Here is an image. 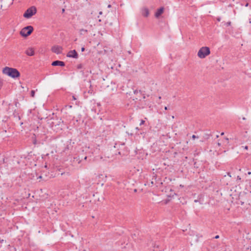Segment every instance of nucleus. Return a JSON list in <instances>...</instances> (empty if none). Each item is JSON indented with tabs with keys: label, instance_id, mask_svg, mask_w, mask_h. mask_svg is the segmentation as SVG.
Listing matches in <instances>:
<instances>
[{
	"label": "nucleus",
	"instance_id": "obj_18",
	"mask_svg": "<svg viewBox=\"0 0 251 251\" xmlns=\"http://www.w3.org/2000/svg\"><path fill=\"white\" fill-rule=\"evenodd\" d=\"M30 95H31V97H32L33 98L34 97V96H35V91L34 90H32L31 91Z\"/></svg>",
	"mask_w": 251,
	"mask_h": 251
},
{
	"label": "nucleus",
	"instance_id": "obj_16",
	"mask_svg": "<svg viewBox=\"0 0 251 251\" xmlns=\"http://www.w3.org/2000/svg\"><path fill=\"white\" fill-rule=\"evenodd\" d=\"M139 93H141V90L138 91V90H137V89H136V90H134V94L137 95V94H138Z\"/></svg>",
	"mask_w": 251,
	"mask_h": 251
},
{
	"label": "nucleus",
	"instance_id": "obj_30",
	"mask_svg": "<svg viewBox=\"0 0 251 251\" xmlns=\"http://www.w3.org/2000/svg\"><path fill=\"white\" fill-rule=\"evenodd\" d=\"M62 13H64L65 12V9L64 8H63L62 9Z\"/></svg>",
	"mask_w": 251,
	"mask_h": 251
},
{
	"label": "nucleus",
	"instance_id": "obj_11",
	"mask_svg": "<svg viewBox=\"0 0 251 251\" xmlns=\"http://www.w3.org/2000/svg\"><path fill=\"white\" fill-rule=\"evenodd\" d=\"M164 8L163 7L157 9V11L155 14V16L156 17H159L163 12Z\"/></svg>",
	"mask_w": 251,
	"mask_h": 251
},
{
	"label": "nucleus",
	"instance_id": "obj_4",
	"mask_svg": "<svg viewBox=\"0 0 251 251\" xmlns=\"http://www.w3.org/2000/svg\"><path fill=\"white\" fill-rule=\"evenodd\" d=\"M33 31V27L31 25H28L22 29L20 34L23 37H26L30 35Z\"/></svg>",
	"mask_w": 251,
	"mask_h": 251
},
{
	"label": "nucleus",
	"instance_id": "obj_3",
	"mask_svg": "<svg viewBox=\"0 0 251 251\" xmlns=\"http://www.w3.org/2000/svg\"><path fill=\"white\" fill-rule=\"evenodd\" d=\"M36 8L35 6H32L28 8L25 11L23 15V16L26 19H29L30 18L34 15H35L36 13Z\"/></svg>",
	"mask_w": 251,
	"mask_h": 251
},
{
	"label": "nucleus",
	"instance_id": "obj_13",
	"mask_svg": "<svg viewBox=\"0 0 251 251\" xmlns=\"http://www.w3.org/2000/svg\"><path fill=\"white\" fill-rule=\"evenodd\" d=\"M14 105L16 107H18L19 106V105H20V104L19 103V102H18V100L17 99H15L14 100Z\"/></svg>",
	"mask_w": 251,
	"mask_h": 251
},
{
	"label": "nucleus",
	"instance_id": "obj_45",
	"mask_svg": "<svg viewBox=\"0 0 251 251\" xmlns=\"http://www.w3.org/2000/svg\"><path fill=\"white\" fill-rule=\"evenodd\" d=\"M219 137V135H217L216 137L218 138Z\"/></svg>",
	"mask_w": 251,
	"mask_h": 251
},
{
	"label": "nucleus",
	"instance_id": "obj_9",
	"mask_svg": "<svg viewBox=\"0 0 251 251\" xmlns=\"http://www.w3.org/2000/svg\"><path fill=\"white\" fill-rule=\"evenodd\" d=\"M51 65L53 66H65V64L64 62L60 60H55L52 62Z\"/></svg>",
	"mask_w": 251,
	"mask_h": 251
},
{
	"label": "nucleus",
	"instance_id": "obj_29",
	"mask_svg": "<svg viewBox=\"0 0 251 251\" xmlns=\"http://www.w3.org/2000/svg\"><path fill=\"white\" fill-rule=\"evenodd\" d=\"M73 99L74 100H76V99L75 98V96H73Z\"/></svg>",
	"mask_w": 251,
	"mask_h": 251
},
{
	"label": "nucleus",
	"instance_id": "obj_25",
	"mask_svg": "<svg viewBox=\"0 0 251 251\" xmlns=\"http://www.w3.org/2000/svg\"><path fill=\"white\" fill-rule=\"evenodd\" d=\"M217 145H218V146L219 147H220V146H221L222 144H221V143H220V142H218V143H217Z\"/></svg>",
	"mask_w": 251,
	"mask_h": 251
},
{
	"label": "nucleus",
	"instance_id": "obj_31",
	"mask_svg": "<svg viewBox=\"0 0 251 251\" xmlns=\"http://www.w3.org/2000/svg\"><path fill=\"white\" fill-rule=\"evenodd\" d=\"M164 109H165V110H168V107L167 106H165Z\"/></svg>",
	"mask_w": 251,
	"mask_h": 251
},
{
	"label": "nucleus",
	"instance_id": "obj_24",
	"mask_svg": "<svg viewBox=\"0 0 251 251\" xmlns=\"http://www.w3.org/2000/svg\"><path fill=\"white\" fill-rule=\"evenodd\" d=\"M219 238V235H216L214 237H213V239H218Z\"/></svg>",
	"mask_w": 251,
	"mask_h": 251
},
{
	"label": "nucleus",
	"instance_id": "obj_1",
	"mask_svg": "<svg viewBox=\"0 0 251 251\" xmlns=\"http://www.w3.org/2000/svg\"><path fill=\"white\" fill-rule=\"evenodd\" d=\"M3 74L13 78H16L20 76V73L19 71L15 68L5 67L2 71Z\"/></svg>",
	"mask_w": 251,
	"mask_h": 251
},
{
	"label": "nucleus",
	"instance_id": "obj_15",
	"mask_svg": "<svg viewBox=\"0 0 251 251\" xmlns=\"http://www.w3.org/2000/svg\"><path fill=\"white\" fill-rule=\"evenodd\" d=\"M61 170H62V169H61V168H59H59H58V169H57V170L58 171V172H60V173H58V175L60 174L61 175H62L63 174H64V172H62V171H61Z\"/></svg>",
	"mask_w": 251,
	"mask_h": 251
},
{
	"label": "nucleus",
	"instance_id": "obj_5",
	"mask_svg": "<svg viewBox=\"0 0 251 251\" xmlns=\"http://www.w3.org/2000/svg\"><path fill=\"white\" fill-rule=\"evenodd\" d=\"M13 107V105L12 104L9 103V107L7 110L8 112L9 113L12 112L13 117L14 118H15L16 119H17L18 120H20L21 117L19 115V113L18 111L16 109L14 110Z\"/></svg>",
	"mask_w": 251,
	"mask_h": 251
},
{
	"label": "nucleus",
	"instance_id": "obj_10",
	"mask_svg": "<svg viewBox=\"0 0 251 251\" xmlns=\"http://www.w3.org/2000/svg\"><path fill=\"white\" fill-rule=\"evenodd\" d=\"M25 53L28 56H33L34 54V50L32 48H30L26 50Z\"/></svg>",
	"mask_w": 251,
	"mask_h": 251
},
{
	"label": "nucleus",
	"instance_id": "obj_28",
	"mask_svg": "<svg viewBox=\"0 0 251 251\" xmlns=\"http://www.w3.org/2000/svg\"><path fill=\"white\" fill-rule=\"evenodd\" d=\"M179 187H181V188H183V187H184V186H183V185H182V184H180V185H179Z\"/></svg>",
	"mask_w": 251,
	"mask_h": 251
},
{
	"label": "nucleus",
	"instance_id": "obj_44",
	"mask_svg": "<svg viewBox=\"0 0 251 251\" xmlns=\"http://www.w3.org/2000/svg\"><path fill=\"white\" fill-rule=\"evenodd\" d=\"M121 145H122V146H124V145H125V144H122Z\"/></svg>",
	"mask_w": 251,
	"mask_h": 251
},
{
	"label": "nucleus",
	"instance_id": "obj_26",
	"mask_svg": "<svg viewBox=\"0 0 251 251\" xmlns=\"http://www.w3.org/2000/svg\"><path fill=\"white\" fill-rule=\"evenodd\" d=\"M84 50H85V48L84 47L81 48V51H84Z\"/></svg>",
	"mask_w": 251,
	"mask_h": 251
},
{
	"label": "nucleus",
	"instance_id": "obj_14",
	"mask_svg": "<svg viewBox=\"0 0 251 251\" xmlns=\"http://www.w3.org/2000/svg\"><path fill=\"white\" fill-rule=\"evenodd\" d=\"M79 32L81 34H85L87 32V30L84 29H79Z\"/></svg>",
	"mask_w": 251,
	"mask_h": 251
},
{
	"label": "nucleus",
	"instance_id": "obj_8",
	"mask_svg": "<svg viewBox=\"0 0 251 251\" xmlns=\"http://www.w3.org/2000/svg\"><path fill=\"white\" fill-rule=\"evenodd\" d=\"M77 56L78 53L75 50L69 51L67 54V57H68L76 58Z\"/></svg>",
	"mask_w": 251,
	"mask_h": 251
},
{
	"label": "nucleus",
	"instance_id": "obj_41",
	"mask_svg": "<svg viewBox=\"0 0 251 251\" xmlns=\"http://www.w3.org/2000/svg\"><path fill=\"white\" fill-rule=\"evenodd\" d=\"M136 129H137V130H139V128H138V127H136Z\"/></svg>",
	"mask_w": 251,
	"mask_h": 251
},
{
	"label": "nucleus",
	"instance_id": "obj_17",
	"mask_svg": "<svg viewBox=\"0 0 251 251\" xmlns=\"http://www.w3.org/2000/svg\"><path fill=\"white\" fill-rule=\"evenodd\" d=\"M224 143L227 144L228 143V139L227 138H226L224 139Z\"/></svg>",
	"mask_w": 251,
	"mask_h": 251
},
{
	"label": "nucleus",
	"instance_id": "obj_33",
	"mask_svg": "<svg viewBox=\"0 0 251 251\" xmlns=\"http://www.w3.org/2000/svg\"><path fill=\"white\" fill-rule=\"evenodd\" d=\"M251 174V172H248V175H250Z\"/></svg>",
	"mask_w": 251,
	"mask_h": 251
},
{
	"label": "nucleus",
	"instance_id": "obj_20",
	"mask_svg": "<svg viewBox=\"0 0 251 251\" xmlns=\"http://www.w3.org/2000/svg\"><path fill=\"white\" fill-rule=\"evenodd\" d=\"M145 121L143 120H141V121H140V125L141 126L142 125H144V123H145Z\"/></svg>",
	"mask_w": 251,
	"mask_h": 251
},
{
	"label": "nucleus",
	"instance_id": "obj_43",
	"mask_svg": "<svg viewBox=\"0 0 251 251\" xmlns=\"http://www.w3.org/2000/svg\"><path fill=\"white\" fill-rule=\"evenodd\" d=\"M34 144H36V141L35 140L34 141Z\"/></svg>",
	"mask_w": 251,
	"mask_h": 251
},
{
	"label": "nucleus",
	"instance_id": "obj_35",
	"mask_svg": "<svg viewBox=\"0 0 251 251\" xmlns=\"http://www.w3.org/2000/svg\"><path fill=\"white\" fill-rule=\"evenodd\" d=\"M227 175H228V176H229L230 177H231V176L230 175V173H227Z\"/></svg>",
	"mask_w": 251,
	"mask_h": 251
},
{
	"label": "nucleus",
	"instance_id": "obj_40",
	"mask_svg": "<svg viewBox=\"0 0 251 251\" xmlns=\"http://www.w3.org/2000/svg\"><path fill=\"white\" fill-rule=\"evenodd\" d=\"M224 132H222V133H221V135H224Z\"/></svg>",
	"mask_w": 251,
	"mask_h": 251
},
{
	"label": "nucleus",
	"instance_id": "obj_42",
	"mask_svg": "<svg viewBox=\"0 0 251 251\" xmlns=\"http://www.w3.org/2000/svg\"><path fill=\"white\" fill-rule=\"evenodd\" d=\"M248 3H247L246 4V6H247L248 5Z\"/></svg>",
	"mask_w": 251,
	"mask_h": 251
},
{
	"label": "nucleus",
	"instance_id": "obj_22",
	"mask_svg": "<svg viewBox=\"0 0 251 251\" xmlns=\"http://www.w3.org/2000/svg\"><path fill=\"white\" fill-rule=\"evenodd\" d=\"M230 25H231V22H230V21H229V22H227V23L226 24V25L227 26Z\"/></svg>",
	"mask_w": 251,
	"mask_h": 251
},
{
	"label": "nucleus",
	"instance_id": "obj_27",
	"mask_svg": "<svg viewBox=\"0 0 251 251\" xmlns=\"http://www.w3.org/2000/svg\"><path fill=\"white\" fill-rule=\"evenodd\" d=\"M83 251H90L89 249H84Z\"/></svg>",
	"mask_w": 251,
	"mask_h": 251
},
{
	"label": "nucleus",
	"instance_id": "obj_6",
	"mask_svg": "<svg viewBox=\"0 0 251 251\" xmlns=\"http://www.w3.org/2000/svg\"><path fill=\"white\" fill-rule=\"evenodd\" d=\"M51 50L53 52H54L57 54H59L62 53L63 48L61 46L56 45V46H53L51 48Z\"/></svg>",
	"mask_w": 251,
	"mask_h": 251
},
{
	"label": "nucleus",
	"instance_id": "obj_23",
	"mask_svg": "<svg viewBox=\"0 0 251 251\" xmlns=\"http://www.w3.org/2000/svg\"><path fill=\"white\" fill-rule=\"evenodd\" d=\"M242 147L244 148V149H245L246 150H247L248 149V146H243Z\"/></svg>",
	"mask_w": 251,
	"mask_h": 251
},
{
	"label": "nucleus",
	"instance_id": "obj_32",
	"mask_svg": "<svg viewBox=\"0 0 251 251\" xmlns=\"http://www.w3.org/2000/svg\"><path fill=\"white\" fill-rule=\"evenodd\" d=\"M237 179L240 180L241 179V177L239 176H237Z\"/></svg>",
	"mask_w": 251,
	"mask_h": 251
},
{
	"label": "nucleus",
	"instance_id": "obj_19",
	"mask_svg": "<svg viewBox=\"0 0 251 251\" xmlns=\"http://www.w3.org/2000/svg\"><path fill=\"white\" fill-rule=\"evenodd\" d=\"M131 236H132V238H133V240H136V234L135 233H134V234H131Z\"/></svg>",
	"mask_w": 251,
	"mask_h": 251
},
{
	"label": "nucleus",
	"instance_id": "obj_38",
	"mask_svg": "<svg viewBox=\"0 0 251 251\" xmlns=\"http://www.w3.org/2000/svg\"><path fill=\"white\" fill-rule=\"evenodd\" d=\"M119 154H121V152L120 151H118V153Z\"/></svg>",
	"mask_w": 251,
	"mask_h": 251
},
{
	"label": "nucleus",
	"instance_id": "obj_21",
	"mask_svg": "<svg viewBox=\"0 0 251 251\" xmlns=\"http://www.w3.org/2000/svg\"><path fill=\"white\" fill-rule=\"evenodd\" d=\"M199 138V137H198V136H196V135H192V138L193 139H196V138Z\"/></svg>",
	"mask_w": 251,
	"mask_h": 251
},
{
	"label": "nucleus",
	"instance_id": "obj_37",
	"mask_svg": "<svg viewBox=\"0 0 251 251\" xmlns=\"http://www.w3.org/2000/svg\"><path fill=\"white\" fill-rule=\"evenodd\" d=\"M79 69H81V65H80V64H79Z\"/></svg>",
	"mask_w": 251,
	"mask_h": 251
},
{
	"label": "nucleus",
	"instance_id": "obj_34",
	"mask_svg": "<svg viewBox=\"0 0 251 251\" xmlns=\"http://www.w3.org/2000/svg\"><path fill=\"white\" fill-rule=\"evenodd\" d=\"M111 5L110 4H109V5H108V8L111 7Z\"/></svg>",
	"mask_w": 251,
	"mask_h": 251
},
{
	"label": "nucleus",
	"instance_id": "obj_2",
	"mask_svg": "<svg viewBox=\"0 0 251 251\" xmlns=\"http://www.w3.org/2000/svg\"><path fill=\"white\" fill-rule=\"evenodd\" d=\"M210 53L209 48L207 47H201L198 52V56L200 58H204Z\"/></svg>",
	"mask_w": 251,
	"mask_h": 251
},
{
	"label": "nucleus",
	"instance_id": "obj_39",
	"mask_svg": "<svg viewBox=\"0 0 251 251\" xmlns=\"http://www.w3.org/2000/svg\"><path fill=\"white\" fill-rule=\"evenodd\" d=\"M84 159L85 160H86V159H87V156H85V157H84Z\"/></svg>",
	"mask_w": 251,
	"mask_h": 251
},
{
	"label": "nucleus",
	"instance_id": "obj_12",
	"mask_svg": "<svg viewBox=\"0 0 251 251\" xmlns=\"http://www.w3.org/2000/svg\"><path fill=\"white\" fill-rule=\"evenodd\" d=\"M143 15H144V16L147 17L149 16V10L147 8H145L144 9H143Z\"/></svg>",
	"mask_w": 251,
	"mask_h": 251
},
{
	"label": "nucleus",
	"instance_id": "obj_36",
	"mask_svg": "<svg viewBox=\"0 0 251 251\" xmlns=\"http://www.w3.org/2000/svg\"><path fill=\"white\" fill-rule=\"evenodd\" d=\"M102 12L101 11H100V12H99V14H102Z\"/></svg>",
	"mask_w": 251,
	"mask_h": 251
},
{
	"label": "nucleus",
	"instance_id": "obj_7",
	"mask_svg": "<svg viewBox=\"0 0 251 251\" xmlns=\"http://www.w3.org/2000/svg\"><path fill=\"white\" fill-rule=\"evenodd\" d=\"M91 182L90 180L87 179L85 184L82 183L80 185V187L81 188H84L85 190V191L86 192H87L88 191H89L90 187H91Z\"/></svg>",
	"mask_w": 251,
	"mask_h": 251
}]
</instances>
